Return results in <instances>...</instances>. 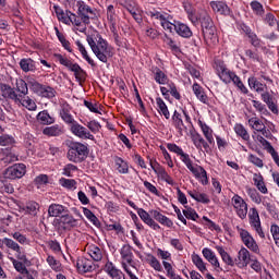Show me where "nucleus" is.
Here are the masks:
<instances>
[{"label": "nucleus", "mask_w": 279, "mask_h": 279, "mask_svg": "<svg viewBox=\"0 0 279 279\" xmlns=\"http://www.w3.org/2000/svg\"><path fill=\"white\" fill-rule=\"evenodd\" d=\"M148 15L154 19V21H159L161 27L166 32H170V34L175 32L181 38H191V36H193V31H191L189 25L173 20V16L167 12L149 11Z\"/></svg>", "instance_id": "1"}, {"label": "nucleus", "mask_w": 279, "mask_h": 279, "mask_svg": "<svg viewBox=\"0 0 279 279\" xmlns=\"http://www.w3.org/2000/svg\"><path fill=\"white\" fill-rule=\"evenodd\" d=\"M167 149L169 151H172V154H177V156H180L181 162L185 165V167L191 171V173L194 175L203 186H207L208 184V172H206V169L204 167L193 163V160H191V156L189 154L184 153L182 147L178 146V144L168 143Z\"/></svg>", "instance_id": "2"}, {"label": "nucleus", "mask_w": 279, "mask_h": 279, "mask_svg": "<svg viewBox=\"0 0 279 279\" xmlns=\"http://www.w3.org/2000/svg\"><path fill=\"white\" fill-rule=\"evenodd\" d=\"M86 40L93 53L100 62H104V64L108 62L109 58L114 56V48H112L101 35H96V37L88 35Z\"/></svg>", "instance_id": "3"}, {"label": "nucleus", "mask_w": 279, "mask_h": 279, "mask_svg": "<svg viewBox=\"0 0 279 279\" xmlns=\"http://www.w3.org/2000/svg\"><path fill=\"white\" fill-rule=\"evenodd\" d=\"M215 64L217 75L220 77L223 84H231L232 82L234 86H236L239 90H241V93L247 95V87H245L243 81H241V77H239L234 72L227 69L226 63H223V61H216Z\"/></svg>", "instance_id": "4"}, {"label": "nucleus", "mask_w": 279, "mask_h": 279, "mask_svg": "<svg viewBox=\"0 0 279 279\" xmlns=\"http://www.w3.org/2000/svg\"><path fill=\"white\" fill-rule=\"evenodd\" d=\"M199 23L202 25L204 38L207 43H217V27L213 22V17L206 11L199 12Z\"/></svg>", "instance_id": "5"}, {"label": "nucleus", "mask_w": 279, "mask_h": 279, "mask_svg": "<svg viewBox=\"0 0 279 279\" xmlns=\"http://www.w3.org/2000/svg\"><path fill=\"white\" fill-rule=\"evenodd\" d=\"M66 158L70 160V162H75L76 165L84 162V160L88 158V146L80 142L71 143L68 149Z\"/></svg>", "instance_id": "6"}, {"label": "nucleus", "mask_w": 279, "mask_h": 279, "mask_svg": "<svg viewBox=\"0 0 279 279\" xmlns=\"http://www.w3.org/2000/svg\"><path fill=\"white\" fill-rule=\"evenodd\" d=\"M54 59L57 60V62L62 64V66H65V69L72 71L76 80H84V70H82V66H80V64L73 63V61L68 59L66 56H63L61 53H54Z\"/></svg>", "instance_id": "7"}, {"label": "nucleus", "mask_w": 279, "mask_h": 279, "mask_svg": "<svg viewBox=\"0 0 279 279\" xmlns=\"http://www.w3.org/2000/svg\"><path fill=\"white\" fill-rule=\"evenodd\" d=\"M27 173V166L25 163H14L7 168L4 178L7 180H21Z\"/></svg>", "instance_id": "8"}, {"label": "nucleus", "mask_w": 279, "mask_h": 279, "mask_svg": "<svg viewBox=\"0 0 279 279\" xmlns=\"http://www.w3.org/2000/svg\"><path fill=\"white\" fill-rule=\"evenodd\" d=\"M74 12L77 13L81 21H84V23H90V16L95 15V12L88 4H86L84 1H77L73 4Z\"/></svg>", "instance_id": "9"}, {"label": "nucleus", "mask_w": 279, "mask_h": 279, "mask_svg": "<svg viewBox=\"0 0 279 279\" xmlns=\"http://www.w3.org/2000/svg\"><path fill=\"white\" fill-rule=\"evenodd\" d=\"M238 232L242 243L245 245V247H247V250H251V252H254V254H260L258 243H256V240L248 233L247 230L238 228Z\"/></svg>", "instance_id": "10"}, {"label": "nucleus", "mask_w": 279, "mask_h": 279, "mask_svg": "<svg viewBox=\"0 0 279 279\" xmlns=\"http://www.w3.org/2000/svg\"><path fill=\"white\" fill-rule=\"evenodd\" d=\"M70 131L74 136H77V138H82L83 141H95V135L77 121L70 125Z\"/></svg>", "instance_id": "11"}, {"label": "nucleus", "mask_w": 279, "mask_h": 279, "mask_svg": "<svg viewBox=\"0 0 279 279\" xmlns=\"http://www.w3.org/2000/svg\"><path fill=\"white\" fill-rule=\"evenodd\" d=\"M248 221L251 228L255 230L256 234L260 239H265V232L263 231V227L260 226V216L258 215V210L256 208H252L248 213Z\"/></svg>", "instance_id": "12"}, {"label": "nucleus", "mask_w": 279, "mask_h": 279, "mask_svg": "<svg viewBox=\"0 0 279 279\" xmlns=\"http://www.w3.org/2000/svg\"><path fill=\"white\" fill-rule=\"evenodd\" d=\"M3 243L8 250H12V252H15V256L17 260H22V263H28L27 255L25 254V251L16 243L14 240L10 238H4Z\"/></svg>", "instance_id": "13"}, {"label": "nucleus", "mask_w": 279, "mask_h": 279, "mask_svg": "<svg viewBox=\"0 0 279 279\" xmlns=\"http://www.w3.org/2000/svg\"><path fill=\"white\" fill-rule=\"evenodd\" d=\"M120 256H121V265L123 269H129L130 267H134V253H132V246L129 244H124L120 248ZM130 265V267L128 266Z\"/></svg>", "instance_id": "14"}, {"label": "nucleus", "mask_w": 279, "mask_h": 279, "mask_svg": "<svg viewBox=\"0 0 279 279\" xmlns=\"http://www.w3.org/2000/svg\"><path fill=\"white\" fill-rule=\"evenodd\" d=\"M231 204L240 219H245V217H247V203H245L243 197L239 196V194H235L231 198Z\"/></svg>", "instance_id": "15"}, {"label": "nucleus", "mask_w": 279, "mask_h": 279, "mask_svg": "<svg viewBox=\"0 0 279 279\" xmlns=\"http://www.w3.org/2000/svg\"><path fill=\"white\" fill-rule=\"evenodd\" d=\"M150 167L153 171L156 173L157 178L161 180L162 182H166L170 186H173L175 184V181H173V178L169 175V172L165 169V167L160 166L158 162H150Z\"/></svg>", "instance_id": "16"}, {"label": "nucleus", "mask_w": 279, "mask_h": 279, "mask_svg": "<svg viewBox=\"0 0 279 279\" xmlns=\"http://www.w3.org/2000/svg\"><path fill=\"white\" fill-rule=\"evenodd\" d=\"M246 119L251 130L259 132V134L264 135L266 138L269 137V130H267V125H265V123L260 119H258L257 117L250 118L247 116Z\"/></svg>", "instance_id": "17"}, {"label": "nucleus", "mask_w": 279, "mask_h": 279, "mask_svg": "<svg viewBox=\"0 0 279 279\" xmlns=\"http://www.w3.org/2000/svg\"><path fill=\"white\" fill-rule=\"evenodd\" d=\"M59 229L73 230L80 226V220L75 219L72 215L64 214L58 220Z\"/></svg>", "instance_id": "18"}, {"label": "nucleus", "mask_w": 279, "mask_h": 279, "mask_svg": "<svg viewBox=\"0 0 279 279\" xmlns=\"http://www.w3.org/2000/svg\"><path fill=\"white\" fill-rule=\"evenodd\" d=\"M76 269L78 274H93L97 267L95 266V262H93V259L81 257L76 262Z\"/></svg>", "instance_id": "19"}, {"label": "nucleus", "mask_w": 279, "mask_h": 279, "mask_svg": "<svg viewBox=\"0 0 279 279\" xmlns=\"http://www.w3.org/2000/svg\"><path fill=\"white\" fill-rule=\"evenodd\" d=\"M202 254L204 258L209 262L215 271H223V268H221V264L219 263V258L217 257V254H215L213 250H210L209 247H204L202 250Z\"/></svg>", "instance_id": "20"}, {"label": "nucleus", "mask_w": 279, "mask_h": 279, "mask_svg": "<svg viewBox=\"0 0 279 279\" xmlns=\"http://www.w3.org/2000/svg\"><path fill=\"white\" fill-rule=\"evenodd\" d=\"M250 260H252V257L250 255V251L245 247H242L238 252V256L234 259L235 265L239 267V269H245V267L250 265Z\"/></svg>", "instance_id": "21"}, {"label": "nucleus", "mask_w": 279, "mask_h": 279, "mask_svg": "<svg viewBox=\"0 0 279 279\" xmlns=\"http://www.w3.org/2000/svg\"><path fill=\"white\" fill-rule=\"evenodd\" d=\"M137 215L140 219H142V221L145 222L146 226H148V228H151V230H156V231L160 230V225H158V222H156V220L151 218V215H149L147 210L140 208L137 209Z\"/></svg>", "instance_id": "22"}, {"label": "nucleus", "mask_w": 279, "mask_h": 279, "mask_svg": "<svg viewBox=\"0 0 279 279\" xmlns=\"http://www.w3.org/2000/svg\"><path fill=\"white\" fill-rule=\"evenodd\" d=\"M0 93L3 99L14 101V104L19 101V94L16 93V90H14V88H12V86L8 84H0Z\"/></svg>", "instance_id": "23"}, {"label": "nucleus", "mask_w": 279, "mask_h": 279, "mask_svg": "<svg viewBox=\"0 0 279 279\" xmlns=\"http://www.w3.org/2000/svg\"><path fill=\"white\" fill-rule=\"evenodd\" d=\"M86 250L88 256H90L92 260H95V263H99L100 260H102L104 254H106L104 248L95 244H87Z\"/></svg>", "instance_id": "24"}, {"label": "nucleus", "mask_w": 279, "mask_h": 279, "mask_svg": "<svg viewBox=\"0 0 279 279\" xmlns=\"http://www.w3.org/2000/svg\"><path fill=\"white\" fill-rule=\"evenodd\" d=\"M16 106H22V108H26L31 112H36L38 106L36 105V100L32 99L29 96H21L19 95Z\"/></svg>", "instance_id": "25"}, {"label": "nucleus", "mask_w": 279, "mask_h": 279, "mask_svg": "<svg viewBox=\"0 0 279 279\" xmlns=\"http://www.w3.org/2000/svg\"><path fill=\"white\" fill-rule=\"evenodd\" d=\"M210 8L215 14H221L222 16H230V7L223 1H211Z\"/></svg>", "instance_id": "26"}, {"label": "nucleus", "mask_w": 279, "mask_h": 279, "mask_svg": "<svg viewBox=\"0 0 279 279\" xmlns=\"http://www.w3.org/2000/svg\"><path fill=\"white\" fill-rule=\"evenodd\" d=\"M190 136H191L193 145H194V147H196V149H202V147H204L205 149H208L210 147L208 145V142H206V140H204L202 134H199L197 131L191 130Z\"/></svg>", "instance_id": "27"}, {"label": "nucleus", "mask_w": 279, "mask_h": 279, "mask_svg": "<svg viewBox=\"0 0 279 279\" xmlns=\"http://www.w3.org/2000/svg\"><path fill=\"white\" fill-rule=\"evenodd\" d=\"M150 215L155 221H158L161 226H165L166 228H173V220L169 217L162 215V213L153 209L150 210Z\"/></svg>", "instance_id": "28"}, {"label": "nucleus", "mask_w": 279, "mask_h": 279, "mask_svg": "<svg viewBox=\"0 0 279 279\" xmlns=\"http://www.w3.org/2000/svg\"><path fill=\"white\" fill-rule=\"evenodd\" d=\"M192 90H193L195 97L202 104H205V106H210V98H208V95H206V92H204V87H202L197 83H194L193 86H192Z\"/></svg>", "instance_id": "29"}, {"label": "nucleus", "mask_w": 279, "mask_h": 279, "mask_svg": "<svg viewBox=\"0 0 279 279\" xmlns=\"http://www.w3.org/2000/svg\"><path fill=\"white\" fill-rule=\"evenodd\" d=\"M60 117L62 121L66 123V125H72L74 122H76L75 118H73L71 114V106H69L66 102L61 105Z\"/></svg>", "instance_id": "30"}, {"label": "nucleus", "mask_w": 279, "mask_h": 279, "mask_svg": "<svg viewBox=\"0 0 279 279\" xmlns=\"http://www.w3.org/2000/svg\"><path fill=\"white\" fill-rule=\"evenodd\" d=\"M70 23L74 25V32H80L81 34H85L87 27L86 25H89L90 23H85L80 15H75L72 13V16L70 17Z\"/></svg>", "instance_id": "31"}, {"label": "nucleus", "mask_w": 279, "mask_h": 279, "mask_svg": "<svg viewBox=\"0 0 279 279\" xmlns=\"http://www.w3.org/2000/svg\"><path fill=\"white\" fill-rule=\"evenodd\" d=\"M151 75L157 84L161 86H165V84H169V76H167L165 72L160 70V68H151Z\"/></svg>", "instance_id": "32"}, {"label": "nucleus", "mask_w": 279, "mask_h": 279, "mask_svg": "<svg viewBox=\"0 0 279 279\" xmlns=\"http://www.w3.org/2000/svg\"><path fill=\"white\" fill-rule=\"evenodd\" d=\"M253 182L259 193H263V195H267L269 193V190H267V185L265 184V179L263 178V174L254 173Z\"/></svg>", "instance_id": "33"}, {"label": "nucleus", "mask_w": 279, "mask_h": 279, "mask_svg": "<svg viewBox=\"0 0 279 279\" xmlns=\"http://www.w3.org/2000/svg\"><path fill=\"white\" fill-rule=\"evenodd\" d=\"M54 12H56L58 20L61 23H64L65 25H71V16L73 15V13L71 11L64 12V10H62L60 7L54 5Z\"/></svg>", "instance_id": "34"}, {"label": "nucleus", "mask_w": 279, "mask_h": 279, "mask_svg": "<svg viewBox=\"0 0 279 279\" xmlns=\"http://www.w3.org/2000/svg\"><path fill=\"white\" fill-rule=\"evenodd\" d=\"M45 136H62L64 134V126L54 124L43 130Z\"/></svg>", "instance_id": "35"}, {"label": "nucleus", "mask_w": 279, "mask_h": 279, "mask_svg": "<svg viewBox=\"0 0 279 279\" xmlns=\"http://www.w3.org/2000/svg\"><path fill=\"white\" fill-rule=\"evenodd\" d=\"M216 250L225 265H228L229 267H234V259L232 258V256H230L228 252H226V248H223V246H216Z\"/></svg>", "instance_id": "36"}, {"label": "nucleus", "mask_w": 279, "mask_h": 279, "mask_svg": "<svg viewBox=\"0 0 279 279\" xmlns=\"http://www.w3.org/2000/svg\"><path fill=\"white\" fill-rule=\"evenodd\" d=\"M20 68L24 73H29L36 71V61L32 58L21 59Z\"/></svg>", "instance_id": "37"}, {"label": "nucleus", "mask_w": 279, "mask_h": 279, "mask_svg": "<svg viewBox=\"0 0 279 279\" xmlns=\"http://www.w3.org/2000/svg\"><path fill=\"white\" fill-rule=\"evenodd\" d=\"M198 125L207 141V143H209V145H214L215 144V137L213 136V129H210V126H208V124H206L205 122L199 121Z\"/></svg>", "instance_id": "38"}, {"label": "nucleus", "mask_w": 279, "mask_h": 279, "mask_svg": "<svg viewBox=\"0 0 279 279\" xmlns=\"http://www.w3.org/2000/svg\"><path fill=\"white\" fill-rule=\"evenodd\" d=\"M37 121H39V123H41L43 125H51L56 123V118L49 114L47 110H44L37 114Z\"/></svg>", "instance_id": "39"}, {"label": "nucleus", "mask_w": 279, "mask_h": 279, "mask_svg": "<svg viewBox=\"0 0 279 279\" xmlns=\"http://www.w3.org/2000/svg\"><path fill=\"white\" fill-rule=\"evenodd\" d=\"M75 45H76L82 58L84 60H86L87 63L90 64L92 66H97V63H95V60H93V58H90V56L88 54V51L86 50V47L82 45V41L76 40Z\"/></svg>", "instance_id": "40"}, {"label": "nucleus", "mask_w": 279, "mask_h": 279, "mask_svg": "<svg viewBox=\"0 0 279 279\" xmlns=\"http://www.w3.org/2000/svg\"><path fill=\"white\" fill-rule=\"evenodd\" d=\"M64 213H68V209L60 204H51L48 208L49 217H60V215H64Z\"/></svg>", "instance_id": "41"}, {"label": "nucleus", "mask_w": 279, "mask_h": 279, "mask_svg": "<svg viewBox=\"0 0 279 279\" xmlns=\"http://www.w3.org/2000/svg\"><path fill=\"white\" fill-rule=\"evenodd\" d=\"M192 263H193V265H195L196 269H198V271H201V274H206V271H208V268L206 267V263L204 262L202 256H199L195 253L192 254Z\"/></svg>", "instance_id": "42"}, {"label": "nucleus", "mask_w": 279, "mask_h": 279, "mask_svg": "<svg viewBox=\"0 0 279 279\" xmlns=\"http://www.w3.org/2000/svg\"><path fill=\"white\" fill-rule=\"evenodd\" d=\"M54 32H56V36H57L58 40L61 43L63 49H65V51H69V53H73V48H71V41L66 39L64 34L60 33V29H58V27H54Z\"/></svg>", "instance_id": "43"}, {"label": "nucleus", "mask_w": 279, "mask_h": 279, "mask_svg": "<svg viewBox=\"0 0 279 279\" xmlns=\"http://www.w3.org/2000/svg\"><path fill=\"white\" fill-rule=\"evenodd\" d=\"M19 160V155L14 149H5L3 151L2 161L4 165H11V162H16Z\"/></svg>", "instance_id": "44"}, {"label": "nucleus", "mask_w": 279, "mask_h": 279, "mask_svg": "<svg viewBox=\"0 0 279 279\" xmlns=\"http://www.w3.org/2000/svg\"><path fill=\"white\" fill-rule=\"evenodd\" d=\"M187 194L195 202H199L201 204H210V198L206 195V193H199L196 191H189Z\"/></svg>", "instance_id": "45"}, {"label": "nucleus", "mask_w": 279, "mask_h": 279, "mask_svg": "<svg viewBox=\"0 0 279 279\" xmlns=\"http://www.w3.org/2000/svg\"><path fill=\"white\" fill-rule=\"evenodd\" d=\"M156 104L158 108V112L165 117V119H171V113L169 112V108L162 98H156Z\"/></svg>", "instance_id": "46"}, {"label": "nucleus", "mask_w": 279, "mask_h": 279, "mask_svg": "<svg viewBox=\"0 0 279 279\" xmlns=\"http://www.w3.org/2000/svg\"><path fill=\"white\" fill-rule=\"evenodd\" d=\"M248 86L256 93H265V88H267V85L260 83L256 77L248 78Z\"/></svg>", "instance_id": "47"}, {"label": "nucleus", "mask_w": 279, "mask_h": 279, "mask_svg": "<svg viewBox=\"0 0 279 279\" xmlns=\"http://www.w3.org/2000/svg\"><path fill=\"white\" fill-rule=\"evenodd\" d=\"M24 210L27 215H32V217H36L38 215V210H40V205L34 201L26 203Z\"/></svg>", "instance_id": "48"}, {"label": "nucleus", "mask_w": 279, "mask_h": 279, "mask_svg": "<svg viewBox=\"0 0 279 279\" xmlns=\"http://www.w3.org/2000/svg\"><path fill=\"white\" fill-rule=\"evenodd\" d=\"M116 167L117 171H119L122 174L130 173V165H128V161L123 160L121 157L116 158Z\"/></svg>", "instance_id": "49"}, {"label": "nucleus", "mask_w": 279, "mask_h": 279, "mask_svg": "<svg viewBox=\"0 0 279 279\" xmlns=\"http://www.w3.org/2000/svg\"><path fill=\"white\" fill-rule=\"evenodd\" d=\"M172 123L182 136V129L184 128V121L182 120V113L174 111L172 116Z\"/></svg>", "instance_id": "50"}, {"label": "nucleus", "mask_w": 279, "mask_h": 279, "mask_svg": "<svg viewBox=\"0 0 279 279\" xmlns=\"http://www.w3.org/2000/svg\"><path fill=\"white\" fill-rule=\"evenodd\" d=\"M16 90H17V95H21V97H25L28 95L29 93V88L27 87V83L23 80L20 78L16 81Z\"/></svg>", "instance_id": "51"}, {"label": "nucleus", "mask_w": 279, "mask_h": 279, "mask_svg": "<svg viewBox=\"0 0 279 279\" xmlns=\"http://www.w3.org/2000/svg\"><path fill=\"white\" fill-rule=\"evenodd\" d=\"M15 144H16V140H14V136L9 134L0 135V145L2 147H14Z\"/></svg>", "instance_id": "52"}, {"label": "nucleus", "mask_w": 279, "mask_h": 279, "mask_svg": "<svg viewBox=\"0 0 279 279\" xmlns=\"http://www.w3.org/2000/svg\"><path fill=\"white\" fill-rule=\"evenodd\" d=\"M260 143H267L268 147H267V151L268 154H270L274 162L277 165V167H279V155L278 151H276V148H274V146H271V144H269V142H267L266 140L263 138V136L259 137Z\"/></svg>", "instance_id": "53"}, {"label": "nucleus", "mask_w": 279, "mask_h": 279, "mask_svg": "<svg viewBox=\"0 0 279 279\" xmlns=\"http://www.w3.org/2000/svg\"><path fill=\"white\" fill-rule=\"evenodd\" d=\"M234 132L238 136H241L243 141H250V133H247V130L245 129V126H243V124L241 123L235 124Z\"/></svg>", "instance_id": "54"}, {"label": "nucleus", "mask_w": 279, "mask_h": 279, "mask_svg": "<svg viewBox=\"0 0 279 279\" xmlns=\"http://www.w3.org/2000/svg\"><path fill=\"white\" fill-rule=\"evenodd\" d=\"M46 262L53 271H62V264L53 255H48Z\"/></svg>", "instance_id": "55"}, {"label": "nucleus", "mask_w": 279, "mask_h": 279, "mask_svg": "<svg viewBox=\"0 0 279 279\" xmlns=\"http://www.w3.org/2000/svg\"><path fill=\"white\" fill-rule=\"evenodd\" d=\"M59 184L61 186H63V189H68L69 191H73V190L77 189V182L73 179L61 178L59 180Z\"/></svg>", "instance_id": "56"}, {"label": "nucleus", "mask_w": 279, "mask_h": 279, "mask_svg": "<svg viewBox=\"0 0 279 279\" xmlns=\"http://www.w3.org/2000/svg\"><path fill=\"white\" fill-rule=\"evenodd\" d=\"M84 106L85 108L89 109V112H94L95 114H101V105L99 102L84 100Z\"/></svg>", "instance_id": "57"}, {"label": "nucleus", "mask_w": 279, "mask_h": 279, "mask_svg": "<svg viewBox=\"0 0 279 279\" xmlns=\"http://www.w3.org/2000/svg\"><path fill=\"white\" fill-rule=\"evenodd\" d=\"M39 97H46V99H53V97H56V89L51 86L44 85V87H41Z\"/></svg>", "instance_id": "58"}, {"label": "nucleus", "mask_w": 279, "mask_h": 279, "mask_svg": "<svg viewBox=\"0 0 279 279\" xmlns=\"http://www.w3.org/2000/svg\"><path fill=\"white\" fill-rule=\"evenodd\" d=\"M183 215L186 219H191L192 221H197V219H199L197 211L189 206H185V209H183Z\"/></svg>", "instance_id": "59"}, {"label": "nucleus", "mask_w": 279, "mask_h": 279, "mask_svg": "<svg viewBox=\"0 0 279 279\" xmlns=\"http://www.w3.org/2000/svg\"><path fill=\"white\" fill-rule=\"evenodd\" d=\"M148 264L155 271H162V264H160V260L156 258L154 255H148Z\"/></svg>", "instance_id": "60"}, {"label": "nucleus", "mask_w": 279, "mask_h": 279, "mask_svg": "<svg viewBox=\"0 0 279 279\" xmlns=\"http://www.w3.org/2000/svg\"><path fill=\"white\" fill-rule=\"evenodd\" d=\"M165 43H166V45H168V47H170V49H171V51H173V53H180V46L171 37L165 36Z\"/></svg>", "instance_id": "61"}, {"label": "nucleus", "mask_w": 279, "mask_h": 279, "mask_svg": "<svg viewBox=\"0 0 279 279\" xmlns=\"http://www.w3.org/2000/svg\"><path fill=\"white\" fill-rule=\"evenodd\" d=\"M247 194L251 197L252 202H254L255 204H262L263 203V196H260V194L256 190L248 189Z\"/></svg>", "instance_id": "62"}, {"label": "nucleus", "mask_w": 279, "mask_h": 279, "mask_svg": "<svg viewBox=\"0 0 279 279\" xmlns=\"http://www.w3.org/2000/svg\"><path fill=\"white\" fill-rule=\"evenodd\" d=\"M105 271L106 274H108V276H110L112 278V276H116L117 274H119V269H117V266H114V264L110 260H108L105 265Z\"/></svg>", "instance_id": "63"}, {"label": "nucleus", "mask_w": 279, "mask_h": 279, "mask_svg": "<svg viewBox=\"0 0 279 279\" xmlns=\"http://www.w3.org/2000/svg\"><path fill=\"white\" fill-rule=\"evenodd\" d=\"M270 232L272 234L275 244L277 245V247H279V227H278V225H272L270 227Z\"/></svg>", "instance_id": "64"}]
</instances>
